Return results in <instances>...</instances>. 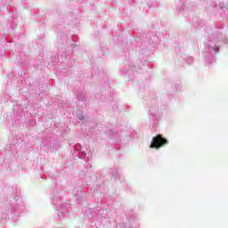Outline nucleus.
I'll return each mask as SVG.
<instances>
[{
  "label": "nucleus",
  "instance_id": "obj_7",
  "mask_svg": "<svg viewBox=\"0 0 228 228\" xmlns=\"http://www.w3.org/2000/svg\"><path fill=\"white\" fill-rule=\"evenodd\" d=\"M189 61L191 63V61H193V58H190Z\"/></svg>",
  "mask_w": 228,
  "mask_h": 228
},
{
  "label": "nucleus",
  "instance_id": "obj_9",
  "mask_svg": "<svg viewBox=\"0 0 228 228\" xmlns=\"http://www.w3.org/2000/svg\"><path fill=\"white\" fill-rule=\"evenodd\" d=\"M59 217L61 218V216L59 214Z\"/></svg>",
  "mask_w": 228,
  "mask_h": 228
},
{
  "label": "nucleus",
  "instance_id": "obj_3",
  "mask_svg": "<svg viewBox=\"0 0 228 228\" xmlns=\"http://www.w3.org/2000/svg\"><path fill=\"white\" fill-rule=\"evenodd\" d=\"M207 51L208 53H218L219 49L218 46L214 42L208 41L207 43Z\"/></svg>",
  "mask_w": 228,
  "mask_h": 228
},
{
  "label": "nucleus",
  "instance_id": "obj_8",
  "mask_svg": "<svg viewBox=\"0 0 228 228\" xmlns=\"http://www.w3.org/2000/svg\"><path fill=\"white\" fill-rule=\"evenodd\" d=\"M209 57H210L211 59H214L213 55H209Z\"/></svg>",
  "mask_w": 228,
  "mask_h": 228
},
{
  "label": "nucleus",
  "instance_id": "obj_6",
  "mask_svg": "<svg viewBox=\"0 0 228 228\" xmlns=\"http://www.w3.org/2000/svg\"><path fill=\"white\" fill-rule=\"evenodd\" d=\"M77 99H78L79 101H83V98L79 97V94L77 95Z\"/></svg>",
  "mask_w": 228,
  "mask_h": 228
},
{
  "label": "nucleus",
  "instance_id": "obj_4",
  "mask_svg": "<svg viewBox=\"0 0 228 228\" xmlns=\"http://www.w3.org/2000/svg\"><path fill=\"white\" fill-rule=\"evenodd\" d=\"M59 200H60V197H53V198H52V202L54 205L58 204Z\"/></svg>",
  "mask_w": 228,
  "mask_h": 228
},
{
  "label": "nucleus",
  "instance_id": "obj_5",
  "mask_svg": "<svg viewBox=\"0 0 228 228\" xmlns=\"http://www.w3.org/2000/svg\"><path fill=\"white\" fill-rule=\"evenodd\" d=\"M67 211H68V209L67 208H65L63 211H60V213H67Z\"/></svg>",
  "mask_w": 228,
  "mask_h": 228
},
{
  "label": "nucleus",
  "instance_id": "obj_2",
  "mask_svg": "<svg viewBox=\"0 0 228 228\" xmlns=\"http://www.w3.org/2000/svg\"><path fill=\"white\" fill-rule=\"evenodd\" d=\"M74 150V156H77L80 159H83V158L86 156V153L85 151H81V144H76Z\"/></svg>",
  "mask_w": 228,
  "mask_h": 228
},
{
  "label": "nucleus",
  "instance_id": "obj_1",
  "mask_svg": "<svg viewBox=\"0 0 228 228\" xmlns=\"http://www.w3.org/2000/svg\"><path fill=\"white\" fill-rule=\"evenodd\" d=\"M165 143H167V139L161 137V135H157L156 137H153L150 147L151 149H159L160 147H163Z\"/></svg>",
  "mask_w": 228,
  "mask_h": 228
}]
</instances>
